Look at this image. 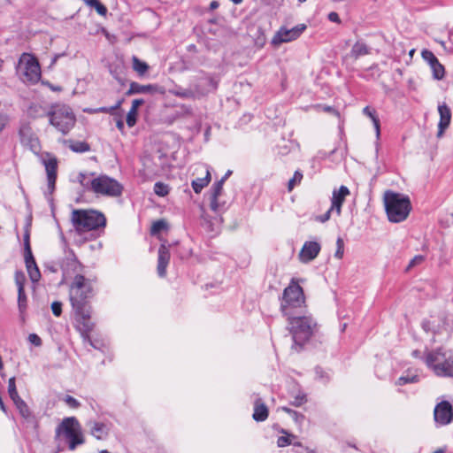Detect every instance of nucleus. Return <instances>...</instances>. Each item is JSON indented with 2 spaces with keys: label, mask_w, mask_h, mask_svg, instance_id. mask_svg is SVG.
I'll return each mask as SVG.
<instances>
[{
  "label": "nucleus",
  "mask_w": 453,
  "mask_h": 453,
  "mask_svg": "<svg viewBox=\"0 0 453 453\" xmlns=\"http://www.w3.org/2000/svg\"><path fill=\"white\" fill-rule=\"evenodd\" d=\"M94 286L90 279L81 273H77L69 286V299L76 316L82 326L81 335L84 342L93 348L96 346L89 338L88 334L92 331L94 324L90 321L91 311L88 306V300L93 296Z\"/></svg>",
  "instance_id": "nucleus-1"
},
{
  "label": "nucleus",
  "mask_w": 453,
  "mask_h": 453,
  "mask_svg": "<svg viewBox=\"0 0 453 453\" xmlns=\"http://www.w3.org/2000/svg\"><path fill=\"white\" fill-rule=\"evenodd\" d=\"M76 180L87 190H91L97 195L107 196H119L121 195L123 187L116 180L106 175L96 178L93 173H80Z\"/></svg>",
  "instance_id": "nucleus-2"
},
{
  "label": "nucleus",
  "mask_w": 453,
  "mask_h": 453,
  "mask_svg": "<svg viewBox=\"0 0 453 453\" xmlns=\"http://www.w3.org/2000/svg\"><path fill=\"white\" fill-rule=\"evenodd\" d=\"M286 318L296 348L307 343L318 331V324L310 314L301 316L298 313Z\"/></svg>",
  "instance_id": "nucleus-3"
},
{
  "label": "nucleus",
  "mask_w": 453,
  "mask_h": 453,
  "mask_svg": "<svg viewBox=\"0 0 453 453\" xmlns=\"http://www.w3.org/2000/svg\"><path fill=\"white\" fill-rule=\"evenodd\" d=\"M428 370L435 376L453 378V356L442 347L426 349L422 357Z\"/></svg>",
  "instance_id": "nucleus-4"
},
{
  "label": "nucleus",
  "mask_w": 453,
  "mask_h": 453,
  "mask_svg": "<svg viewBox=\"0 0 453 453\" xmlns=\"http://www.w3.org/2000/svg\"><path fill=\"white\" fill-rule=\"evenodd\" d=\"M383 200L386 213L390 222L400 223L408 218L411 210V203L407 196L388 190L384 193Z\"/></svg>",
  "instance_id": "nucleus-5"
},
{
  "label": "nucleus",
  "mask_w": 453,
  "mask_h": 453,
  "mask_svg": "<svg viewBox=\"0 0 453 453\" xmlns=\"http://www.w3.org/2000/svg\"><path fill=\"white\" fill-rule=\"evenodd\" d=\"M304 302L303 288L295 279H292L289 285L283 291L280 311L284 317L298 314Z\"/></svg>",
  "instance_id": "nucleus-6"
},
{
  "label": "nucleus",
  "mask_w": 453,
  "mask_h": 453,
  "mask_svg": "<svg viewBox=\"0 0 453 453\" xmlns=\"http://www.w3.org/2000/svg\"><path fill=\"white\" fill-rule=\"evenodd\" d=\"M72 222L77 232L85 233L104 226L106 219L103 213L96 211L74 210L72 212Z\"/></svg>",
  "instance_id": "nucleus-7"
},
{
  "label": "nucleus",
  "mask_w": 453,
  "mask_h": 453,
  "mask_svg": "<svg viewBox=\"0 0 453 453\" xmlns=\"http://www.w3.org/2000/svg\"><path fill=\"white\" fill-rule=\"evenodd\" d=\"M218 81L211 76H206L199 80V81L194 85H190L188 88H181L175 86L170 89V94L176 96L182 99H196L199 98L208 92L216 89Z\"/></svg>",
  "instance_id": "nucleus-8"
},
{
  "label": "nucleus",
  "mask_w": 453,
  "mask_h": 453,
  "mask_svg": "<svg viewBox=\"0 0 453 453\" xmlns=\"http://www.w3.org/2000/svg\"><path fill=\"white\" fill-rule=\"evenodd\" d=\"M50 123L61 134H66L73 127L76 118L67 105H57L49 113Z\"/></svg>",
  "instance_id": "nucleus-9"
},
{
  "label": "nucleus",
  "mask_w": 453,
  "mask_h": 453,
  "mask_svg": "<svg viewBox=\"0 0 453 453\" xmlns=\"http://www.w3.org/2000/svg\"><path fill=\"white\" fill-rule=\"evenodd\" d=\"M57 434L63 435L69 449L74 450L84 442L81 426L74 417L65 418L57 428Z\"/></svg>",
  "instance_id": "nucleus-10"
},
{
  "label": "nucleus",
  "mask_w": 453,
  "mask_h": 453,
  "mask_svg": "<svg viewBox=\"0 0 453 453\" xmlns=\"http://www.w3.org/2000/svg\"><path fill=\"white\" fill-rule=\"evenodd\" d=\"M18 73L24 82L37 83L41 79V67L36 58L29 53H23L19 58Z\"/></svg>",
  "instance_id": "nucleus-11"
},
{
  "label": "nucleus",
  "mask_w": 453,
  "mask_h": 453,
  "mask_svg": "<svg viewBox=\"0 0 453 453\" xmlns=\"http://www.w3.org/2000/svg\"><path fill=\"white\" fill-rule=\"evenodd\" d=\"M192 175L195 179L191 181V186L196 194H199L211 181V172L207 165L196 164L193 166Z\"/></svg>",
  "instance_id": "nucleus-12"
},
{
  "label": "nucleus",
  "mask_w": 453,
  "mask_h": 453,
  "mask_svg": "<svg viewBox=\"0 0 453 453\" xmlns=\"http://www.w3.org/2000/svg\"><path fill=\"white\" fill-rule=\"evenodd\" d=\"M306 26L303 24L297 25L292 28L281 27L273 36L272 43L273 45H280L283 42H288L298 38L301 34L305 30Z\"/></svg>",
  "instance_id": "nucleus-13"
},
{
  "label": "nucleus",
  "mask_w": 453,
  "mask_h": 453,
  "mask_svg": "<svg viewBox=\"0 0 453 453\" xmlns=\"http://www.w3.org/2000/svg\"><path fill=\"white\" fill-rule=\"evenodd\" d=\"M218 198L219 197H213L211 196H210L211 210L217 215L211 219H209V217L206 215H203V226L207 229V231L211 232V234H217L219 231L222 223V219L218 214L220 207L218 202Z\"/></svg>",
  "instance_id": "nucleus-14"
},
{
  "label": "nucleus",
  "mask_w": 453,
  "mask_h": 453,
  "mask_svg": "<svg viewBox=\"0 0 453 453\" xmlns=\"http://www.w3.org/2000/svg\"><path fill=\"white\" fill-rule=\"evenodd\" d=\"M434 421L437 426H446L453 419V409L448 401L439 403L434 411Z\"/></svg>",
  "instance_id": "nucleus-15"
},
{
  "label": "nucleus",
  "mask_w": 453,
  "mask_h": 453,
  "mask_svg": "<svg viewBox=\"0 0 453 453\" xmlns=\"http://www.w3.org/2000/svg\"><path fill=\"white\" fill-rule=\"evenodd\" d=\"M321 250V245L315 241H306L299 254L298 258L301 263L307 264L314 260Z\"/></svg>",
  "instance_id": "nucleus-16"
},
{
  "label": "nucleus",
  "mask_w": 453,
  "mask_h": 453,
  "mask_svg": "<svg viewBox=\"0 0 453 453\" xmlns=\"http://www.w3.org/2000/svg\"><path fill=\"white\" fill-rule=\"evenodd\" d=\"M349 189L342 185L339 188H334L332 193L331 198V211H335L337 217L341 215L342 206L348 196H349Z\"/></svg>",
  "instance_id": "nucleus-17"
},
{
  "label": "nucleus",
  "mask_w": 453,
  "mask_h": 453,
  "mask_svg": "<svg viewBox=\"0 0 453 453\" xmlns=\"http://www.w3.org/2000/svg\"><path fill=\"white\" fill-rule=\"evenodd\" d=\"M438 113L440 115V120L438 123L437 138H441L448 129L451 122V110L445 104L441 103L438 105Z\"/></svg>",
  "instance_id": "nucleus-18"
},
{
  "label": "nucleus",
  "mask_w": 453,
  "mask_h": 453,
  "mask_svg": "<svg viewBox=\"0 0 453 453\" xmlns=\"http://www.w3.org/2000/svg\"><path fill=\"white\" fill-rule=\"evenodd\" d=\"M170 251L169 249L162 244L158 249V258H157V274L159 277H165L166 275V267L170 261Z\"/></svg>",
  "instance_id": "nucleus-19"
},
{
  "label": "nucleus",
  "mask_w": 453,
  "mask_h": 453,
  "mask_svg": "<svg viewBox=\"0 0 453 453\" xmlns=\"http://www.w3.org/2000/svg\"><path fill=\"white\" fill-rule=\"evenodd\" d=\"M21 142L28 145L33 151H36L39 148L38 138L32 133L28 126H23L19 130Z\"/></svg>",
  "instance_id": "nucleus-20"
},
{
  "label": "nucleus",
  "mask_w": 453,
  "mask_h": 453,
  "mask_svg": "<svg viewBox=\"0 0 453 453\" xmlns=\"http://www.w3.org/2000/svg\"><path fill=\"white\" fill-rule=\"evenodd\" d=\"M44 165L47 172L48 188L50 192H53L57 179L58 165L56 158L50 157L48 160H44Z\"/></svg>",
  "instance_id": "nucleus-21"
},
{
  "label": "nucleus",
  "mask_w": 453,
  "mask_h": 453,
  "mask_svg": "<svg viewBox=\"0 0 453 453\" xmlns=\"http://www.w3.org/2000/svg\"><path fill=\"white\" fill-rule=\"evenodd\" d=\"M88 426L91 434L97 440H104L111 429L109 424L97 421H90Z\"/></svg>",
  "instance_id": "nucleus-22"
},
{
  "label": "nucleus",
  "mask_w": 453,
  "mask_h": 453,
  "mask_svg": "<svg viewBox=\"0 0 453 453\" xmlns=\"http://www.w3.org/2000/svg\"><path fill=\"white\" fill-rule=\"evenodd\" d=\"M24 257L27 271L31 281L34 283L38 282L41 279V273L35 263L33 254L29 253L28 255H24Z\"/></svg>",
  "instance_id": "nucleus-23"
},
{
  "label": "nucleus",
  "mask_w": 453,
  "mask_h": 453,
  "mask_svg": "<svg viewBox=\"0 0 453 453\" xmlns=\"http://www.w3.org/2000/svg\"><path fill=\"white\" fill-rule=\"evenodd\" d=\"M159 91V88L157 85H142L137 82H132L127 91V95L134 94H154Z\"/></svg>",
  "instance_id": "nucleus-24"
},
{
  "label": "nucleus",
  "mask_w": 453,
  "mask_h": 453,
  "mask_svg": "<svg viewBox=\"0 0 453 453\" xmlns=\"http://www.w3.org/2000/svg\"><path fill=\"white\" fill-rule=\"evenodd\" d=\"M252 417L257 422L265 421L268 418V409L259 399L254 403V412Z\"/></svg>",
  "instance_id": "nucleus-25"
},
{
  "label": "nucleus",
  "mask_w": 453,
  "mask_h": 453,
  "mask_svg": "<svg viewBox=\"0 0 453 453\" xmlns=\"http://www.w3.org/2000/svg\"><path fill=\"white\" fill-rule=\"evenodd\" d=\"M419 381V376L416 371L409 369L401 375L395 381L396 386H403L410 383H417Z\"/></svg>",
  "instance_id": "nucleus-26"
},
{
  "label": "nucleus",
  "mask_w": 453,
  "mask_h": 453,
  "mask_svg": "<svg viewBox=\"0 0 453 453\" xmlns=\"http://www.w3.org/2000/svg\"><path fill=\"white\" fill-rule=\"evenodd\" d=\"M363 113L371 119L376 132V137L379 138L380 134V119L376 116L375 111L371 109L369 106H366L363 109Z\"/></svg>",
  "instance_id": "nucleus-27"
},
{
  "label": "nucleus",
  "mask_w": 453,
  "mask_h": 453,
  "mask_svg": "<svg viewBox=\"0 0 453 453\" xmlns=\"http://www.w3.org/2000/svg\"><path fill=\"white\" fill-rule=\"evenodd\" d=\"M369 53L367 46L363 42H356L350 51V56L355 59Z\"/></svg>",
  "instance_id": "nucleus-28"
},
{
  "label": "nucleus",
  "mask_w": 453,
  "mask_h": 453,
  "mask_svg": "<svg viewBox=\"0 0 453 453\" xmlns=\"http://www.w3.org/2000/svg\"><path fill=\"white\" fill-rule=\"evenodd\" d=\"M279 432L282 434V435L279 436L277 439V446L279 448H283L292 444V438H295V435L288 434L283 428L279 429Z\"/></svg>",
  "instance_id": "nucleus-29"
},
{
  "label": "nucleus",
  "mask_w": 453,
  "mask_h": 453,
  "mask_svg": "<svg viewBox=\"0 0 453 453\" xmlns=\"http://www.w3.org/2000/svg\"><path fill=\"white\" fill-rule=\"evenodd\" d=\"M14 405L16 406L17 410L19 411L20 416L25 419H29L31 417L30 410L27 406V404L21 399H18L13 401Z\"/></svg>",
  "instance_id": "nucleus-30"
},
{
  "label": "nucleus",
  "mask_w": 453,
  "mask_h": 453,
  "mask_svg": "<svg viewBox=\"0 0 453 453\" xmlns=\"http://www.w3.org/2000/svg\"><path fill=\"white\" fill-rule=\"evenodd\" d=\"M132 66L133 69L139 74L143 75L148 70L149 65L147 63L140 60L137 57L134 56L132 58Z\"/></svg>",
  "instance_id": "nucleus-31"
},
{
  "label": "nucleus",
  "mask_w": 453,
  "mask_h": 453,
  "mask_svg": "<svg viewBox=\"0 0 453 453\" xmlns=\"http://www.w3.org/2000/svg\"><path fill=\"white\" fill-rule=\"evenodd\" d=\"M432 71H433V76L436 80H441L444 76V67L443 65L438 61V59L433 63V65H430Z\"/></svg>",
  "instance_id": "nucleus-32"
},
{
  "label": "nucleus",
  "mask_w": 453,
  "mask_h": 453,
  "mask_svg": "<svg viewBox=\"0 0 453 453\" xmlns=\"http://www.w3.org/2000/svg\"><path fill=\"white\" fill-rule=\"evenodd\" d=\"M8 395H9V396L12 399V402L21 398L19 395V394H18L17 388H16L15 378L14 377H12V378L9 379V381H8Z\"/></svg>",
  "instance_id": "nucleus-33"
},
{
  "label": "nucleus",
  "mask_w": 453,
  "mask_h": 453,
  "mask_svg": "<svg viewBox=\"0 0 453 453\" xmlns=\"http://www.w3.org/2000/svg\"><path fill=\"white\" fill-rule=\"evenodd\" d=\"M18 307L19 313L21 315L24 314L27 307V297L25 294V290L18 292Z\"/></svg>",
  "instance_id": "nucleus-34"
},
{
  "label": "nucleus",
  "mask_w": 453,
  "mask_h": 453,
  "mask_svg": "<svg viewBox=\"0 0 453 453\" xmlns=\"http://www.w3.org/2000/svg\"><path fill=\"white\" fill-rule=\"evenodd\" d=\"M169 187L168 185L163 183V182H156L154 185V192L156 195L159 196H165L169 193Z\"/></svg>",
  "instance_id": "nucleus-35"
},
{
  "label": "nucleus",
  "mask_w": 453,
  "mask_h": 453,
  "mask_svg": "<svg viewBox=\"0 0 453 453\" xmlns=\"http://www.w3.org/2000/svg\"><path fill=\"white\" fill-rule=\"evenodd\" d=\"M303 179V173L299 171H296L293 177L288 180V189L292 191L293 188L301 182Z\"/></svg>",
  "instance_id": "nucleus-36"
},
{
  "label": "nucleus",
  "mask_w": 453,
  "mask_h": 453,
  "mask_svg": "<svg viewBox=\"0 0 453 453\" xmlns=\"http://www.w3.org/2000/svg\"><path fill=\"white\" fill-rule=\"evenodd\" d=\"M61 400L71 409H78L81 406V403L69 395H64Z\"/></svg>",
  "instance_id": "nucleus-37"
},
{
  "label": "nucleus",
  "mask_w": 453,
  "mask_h": 453,
  "mask_svg": "<svg viewBox=\"0 0 453 453\" xmlns=\"http://www.w3.org/2000/svg\"><path fill=\"white\" fill-rule=\"evenodd\" d=\"M26 282V276L22 272H16L15 273V283L18 288V292L24 290V285Z\"/></svg>",
  "instance_id": "nucleus-38"
},
{
  "label": "nucleus",
  "mask_w": 453,
  "mask_h": 453,
  "mask_svg": "<svg viewBox=\"0 0 453 453\" xmlns=\"http://www.w3.org/2000/svg\"><path fill=\"white\" fill-rule=\"evenodd\" d=\"M167 228V223L166 221L161 219V220H157L156 222L153 223L152 226H151V233L152 234H157L165 229Z\"/></svg>",
  "instance_id": "nucleus-39"
},
{
  "label": "nucleus",
  "mask_w": 453,
  "mask_h": 453,
  "mask_svg": "<svg viewBox=\"0 0 453 453\" xmlns=\"http://www.w3.org/2000/svg\"><path fill=\"white\" fill-rule=\"evenodd\" d=\"M421 56L429 65H433V63L437 60V58L434 56V54L428 50H422Z\"/></svg>",
  "instance_id": "nucleus-40"
},
{
  "label": "nucleus",
  "mask_w": 453,
  "mask_h": 453,
  "mask_svg": "<svg viewBox=\"0 0 453 453\" xmlns=\"http://www.w3.org/2000/svg\"><path fill=\"white\" fill-rule=\"evenodd\" d=\"M70 148L74 152H86L89 150L88 144L83 142H75Z\"/></svg>",
  "instance_id": "nucleus-41"
},
{
  "label": "nucleus",
  "mask_w": 453,
  "mask_h": 453,
  "mask_svg": "<svg viewBox=\"0 0 453 453\" xmlns=\"http://www.w3.org/2000/svg\"><path fill=\"white\" fill-rule=\"evenodd\" d=\"M306 401L307 399L305 394H303V392H299L294 396L292 400V404L296 407H299L303 405L304 403H306Z\"/></svg>",
  "instance_id": "nucleus-42"
},
{
  "label": "nucleus",
  "mask_w": 453,
  "mask_h": 453,
  "mask_svg": "<svg viewBox=\"0 0 453 453\" xmlns=\"http://www.w3.org/2000/svg\"><path fill=\"white\" fill-rule=\"evenodd\" d=\"M137 111L130 108L127 115V124L129 127H132L136 123Z\"/></svg>",
  "instance_id": "nucleus-43"
},
{
  "label": "nucleus",
  "mask_w": 453,
  "mask_h": 453,
  "mask_svg": "<svg viewBox=\"0 0 453 453\" xmlns=\"http://www.w3.org/2000/svg\"><path fill=\"white\" fill-rule=\"evenodd\" d=\"M336 246H337V249H336V251L334 253V257L338 259H342V257H343V253H344V242H343V240L342 238H338L337 241H336Z\"/></svg>",
  "instance_id": "nucleus-44"
},
{
  "label": "nucleus",
  "mask_w": 453,
  "mask_h": 453,
  "mask_svg": "<svg viewBox=\"0 0 453 453\" xmlns=\"http://www.w3.org/2000/svg\"><path fill=\"white\" fill-rule=\"evenodd\" d=\"M223 182L219 180L218 182H216L212 187H211V194L210 196H213V197H219L222 192V188H223Z\"/></svg>",
  "instance_id": "nucleus-45"
},
{
  "label": "nucleus",
  "mask_w": 453,
  "mask_h": 453,
  "mask_svg": "<svg viewBox=\"0 0 453 453\" xmlns=\"http://www.w3.org/2000/svg\"><path fill=\"white\" fill-rule=\"evenodd\" d=\"M282 410L290 414L291 417L296 420V422H302L304 418V416L303 414L298 413L288 407H283Z\"/></svg>",
  "instance_id": "nucleus-46"
},
{
  "label": "nucleus",
  "mask_w": 453,
  "mask_h": 453,
  "mask_svg": "<svg viewBox=\"0 0 453 453\" xmlns=\"http://www.w3.org/2000/svg\"><path fill=\"white\" fill-rule=\"evenodd\" d=\"M335 213V211H331V207L322 215L316 216L315 219L320 223H325L330 219L332 214Z\"/></svg>",
  "instance_id": "nucleus-47"
},
{
  "label": "nucleus",
  "mask_w": 453,
  "mask_h": 453,
  "mask_svg": "<svg viewBox=\"0 0 453 453\" xmlns=\"http://www.w3.org/2000/svg\"><path fill=\"white\" fill-rule=\"evenodd\" d=\"M120 103L119 102L115 106L113 107H111V108H107V107H101V108H98V109H89V110H86L87 112H89V113H96V112H104V113H109V112H111L113 110L117 109L119 106Z\"/></svg>",
  "instance_id": "nucleus-48"
},
{
  "label": "nucleus",
  "mask_w": 453,
  "mask_h": 453,
  "mask_svg": "<svg viewBox=\"0 0 453 453\" xmlns=\"http://www.w3.org/2000/svg\"><path fill=\"white\" fill-rule=\"evenodd\" d=\"M51 310L55 316L59 317L62 312V303L60 302H53L51 304Z\"/></svg>",
  "instance_id": "nucleus-49"
},
{
  "label": "nucleus",
  "mask_w": 453,
  "mask_h": 453,
  "mask_svg": "<svg viewBox=\"0 0 453 453\" xmlns=\"http://www.w3.org/2000/svg\"><path fill=\"white\" fill-rule=\"evenodd\" d=\"M424 261V257L421 256V255H418V256H415L409 263V265L407 267V269H411L414 266H416L417 265H419L421 264L422 262Z\"/></svg>",
  "instance_id": "nucleus-50"
},
{
  "label": "nucleus",
  "mask_w": 453,
  "mask_h": 453,
  "mask_svg": "<svg viewBox=\"0 0 453 453\" xmlns=\"http://www.w3.org/2000/svg\"><path fill=\"white\" fill-rule=\"evenodd\" d=\"M295 146L296 144L293 142H288V144L280 148L279 153L281 155H287Z\"/></svg>",
  "instance_id": "nucleus-51"
},
{
  "label": "nucleus",
  "mask_w": 453,
  "mask_h": 453,
  "mask_svg": "<svg viewBox=\"0 0 453 453\" xmlns=\"http://www.w3.org/2000/svg\"><path fill=\"white\" fill-rule=\"evenodd\" d=\"M28 341L31 344H33L35 346L39 347L42 345L41 338L35 334H30L28 336Z\"/></svg>",
  "instance_id": "nucleus-52"
},
{
  "label": "nucleus",
  "mask_w": 453,
  "mask_h": 453,
  "mask_svg": "<svg viewBox=\"0 0 453 453\" xmlns=\"http://www.w3.org/2000/svg\"><path fill=\"white\" fill-rule=\"evenodd\" d=\"M24 245H25V254L28 255L29 253H32L30 243H29V234L27 232L24 235Z\"/></svg>",
  "instance_id": "nucleus-53"
},
{
  "label": "nucleus",
  "mask_w": 453,
  "mask_h": 453,
  "mask_svg": "<svg viewBox=\"0 0 453 453\" xmlns=\"http://www.w3.org/2000/svg\"><path fill=\"white\" fill-rule=\"evenodd\" d=\"M98 14L102 16H105L107 13V9L104 5H103L100 2L94 7Z\"/></svg>",
  "instance_id": "nucleus-54"
},
{
  "label": "nucleus",
  "mask_w": 453,
  "mask_h": 453,
  "mask_svg": "<svg viewBox=\"0 0 453 453\" xmlns=\"http://www.w3.org/2000/svg\"><path fill=\"white\" fill-rule=\"evenodd\" d=\"M328 19L332 22L339 23L340 22V17L338 13L332 12L328 14Z\"/></svg>",
  "instance_id": "nucleus-55"
},
{
  "label": "nucleus",
  "mask_w": 453,
  "mask_h": 453,
  "mask_svg": "<svg viewBox=\"0 0 453 453\" xmlns=\"http://www.w3.org/2000/svg\"><path fill=\"white\" fill-rule=\"evenodd\" d=\"M142 104H143V100L142 99H134L132 102L131 109L137 111L139 106H141Z\"/></svg>",
  "instance_id": "nucleus-56"
},
{
  "label": "nucleus",
  "mask_w": 453,
  "mask_h": 453,
  "mask_svg": "<svg viewBox=\"0 0 453 453\" xmlns=\"http://www.w3.org/2000/svg\"><path fill=\"white\" fill-rule=\"evenodd\" d=\"M85 3L88 6L95 7L99 3V1L98 0H85Z\"/></svg>",
  "instance_id": "nucleus-57"
},
{
  "label": "nucleus",
  "mask_w": 453,
  "mask_h": 453,
  "mask_svg": "<svg viewBox=\"0 0 453 453\" xmlns=\"http://www.w3.org/2000/svg\"><path fill=\"white\" fill-rule=\"evenodd\" d=\"M116 126L119 131H123L124 129V122L121 119H119L116 123Z\"/></svg>",
  "instance_id": "nucleus-58"
},
{
  "label": "nucleus",
  "mask_w": 453,
  "mask_h": 453,
  "mask_svg": "<svg viewBox=\"0 0 453 453\" xmlns=\"http://www.w3.org/2000/svg\"><path fill=\"white\" fill-rule=\"evenodd\" d=\"M232 171L228 170L226 174L221 178L220 181L223 183L226 180V179L231 175Z\"/></svg>",
  "instance_id": "nucleus-59"
},
{
  "label": "nucleus",
  "mask_w": 453,
  "mask_h": 453,
  "mask_svg": "<svg viewBox=\"0 0 453 453\" xmlns=\"http://www.w3.org/2000/svg\"><path fill=\"white\" fill-rule=\"evenodd\" d=\"M411 355L413 357H416V358L420 357V352L418 350L412 351Z\"/></svg>",
  "instance_id": "nucleus-60"
},
{
  "label": "nucleus",
  "mask_w": 453,
  "mask_h": 453,
  "mask_svg": "<svg viewBox=\"0 0 453 453\" xmlns=\"http://www.w3.org/2000/svg\"><path fill=\"white\" fill-rule=\"evenodd\" d=\"M218 6H219V4L216 1H212L211 3V9H216Z\"/></svg>",
  "instance_id": "nucleus-61"
},
{
  "label": "nucleus",
  "mask_w": 453,
  "mask_h": 453,
  "mask_svg": "<svg viewBox=\"0 0 453 453\" xmlns=\"http://www.w3.org/2000/svg\"><path fill=\"white\" fill-rule=\"evenodd\" d=\"M305 451H306L307 453H316L314 449H310V448H308V447H307V448H305Z\"/></svg>",
  "instance_id": "nucleus-62"
},
{
  "label": "nucleus",
  "mask_w": 453,
  "mask_h": 453,
  "mask_svg": "<svg viewBox=\"0 0 453 453\" xmlns=\"http://www.w3.org/2000/svg\"><path fill=\"white\" fill-rule=\"evenodd\" d=\"M433 453H443V450H441V449H437V450H435V451H434V452H433Z\"/></svg>",
  "instance_id": "nucleus-63"
},
{
  "label": "nucleus",
  "mask_w": 453,
  "mask_h": 453,
  "mask_svg": "<svg viewBox=\"0 0 453 453\" xmlns=\"http://www.w3.org/2000/svg\"><path fill=\"white\" fill-rule=\"evenodd\" d=\"M99 453H110V452L107 450H101Z\"/></svg>",
  "instance_id": "nucleus-64"
}]
</instances>
